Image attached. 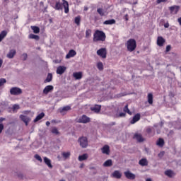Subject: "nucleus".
Returning <instances> with one entry per match:
<instances>
[{"instance_id": "14", "label": "nucleus", "mask_w": 181, "mask_h": 181, "mask_svg": "<svg viewBox=\"0 0 181 181\" xmlns=\"http://www.w3.org/2000/svg\"><path fill=\"white\" fill-rule=\"evenodd\" d=\"M141 119V115L137 113L133 117V119L131 120V124H135V122H138Z\"/></svg>"}, {"instance_id": "18", "label": "nucleus", "mask_w": 181, "mask_h": 181, "mask_svg": "<svg viewBox=\"0 0 181 181\" xmlns=\"http://www.w3.org/2000/svg\"><path fill=\"white\" fill-rule=\"evenodd\" d=\"M102 152H103V153H105V155H110V146L105 145L102 148Z\"/></svg>"}, {"instance_id": "49", "label": "nucleus", "mask_w": 181, "mask_h": 181, "mask_svg": "<svg viewBox=\"0 0 181 181\" xmlns=\"http://www.w3.org/2000/svg\"><path fill=\"white\" fill-rule=\"evenodd\" d=\"M126 114L124 112H120L118 115L119 117L122 118L125 117Z\"/></svg>"}, {"instance_id": "6", "label": "nucleus", "mask_w": 181, "mask_h": 181, "mask_svg": "<svg viewBox=\"0 0 181 181\" xmlns=\"http://www.w3.org/2000/svg\"><path fill=\"white\" fill-rule=\"evenodd\" d=\"M71 110V106L66 105L63 107H60L58 111L60 112L61 115H66L68 111Z\"/></svg>"}, {"instance_id": "28", "label": "nucleus", "mask_w": 181, "mask_h": 181, "mask_svg": "<svg viewBox=\"0 0 181 181\" xmlns=\"http://www.w3.org/2000/svg\"><path fill=\"white\" fill-rule=\"evenodd\" d=\"M165 175L168 177H173V176H175V173L171 170H168L165 172Z\"/></svg>"}, {"instance_id": "46", "label": "nucleus", "mask_w": 181, "mask_h": 181, "mask_svg": "<svg viewBox=\"0 0 181 181\" xmlns=\"http://www.w3.org/2000/svg\"><path fill=\"white\" fill-rule=\"evenodd\" d=\"M80 21H81V18L79 16L75 18V23L76 25H80Z\"/></svg>"}, {"instance_id": "25", "label": "nucleus", "mask_w": 181, "mask_h": 181, "mask_svg": "<svg viewBox=\"0 0 181 181\" xmlns=\"http://www.w3.org/2000/svg\"><path fill=\"white\" fill-rule=\"evenodd\" d=\"M44 117H45V112H41L35 117L33 122H37V121H40V119H42V118H43Z\"/></svg>"}, {"instance_id": "9", "label": "nucleus", "mask_w": 181, "mask_h": 181, "mask_svg": "<svg viewBox=\"0 0 181 181\" xmlns=\"http://www.w3.org/2000/svg\"><path fill=\"white\" fill-rule=\"evenodd\" d=\"M78 122L79 124H88V122H90V117L83 115L78 119Z\"/></svg>"}, {"instance_id": "36", "label": "nucleus", "mask_w": 181, "mask_h": 181, "mask_svg": "<svg viewBox=\"0 0 181 181\" xmlns=\"http://www.w3.org/2000/svg\"><path fill=\"white\" fill-rule=\"evenodd\" d=\"M31 29L34 33H39L40 32V28L37 26H31Z\"/></svg>"}, {"instance_id": "63", "label": "nucleus", "mask_w": 181, "mask_h": 181, "mask_svg": "<svg viewBox=\"0 0 181 181\" xmlns=\"http://www.w3.org/2000/svg\"><path fill=\"white\" fill-rule=\"evenodd\" d=\"M160 125V127H163V122H161Z\"/></svg>"}, {"instance_id": "39", "label": "nucleus", "mask_w": 181, "mask_h": 181, "mask_svg": "<svg viewBox=\"0 0 181 181\" xmlns=\"http://www.w3.org/2000/svg\"><path fill=\"white\" fill-rule=\"evenodd\" d=\"M97 67L100 71L104 70V65L103 64V62H98L97 64Z\"/></svg>"}, {"instance_id": "3", "label": "nucleus", "mask_w": 181, "mask_h": 181, "mask_svg": "<svg viewBox=\"0 0 181 181\" xmlns=\"http://www.w3.org/2000/svg\"><path fill=\"white\" fill-rule=\"evenodd\" d=\"M127 47L129 52H134L136 49V41L134 39H129L127 42Z\"/></svg>"}, {"instance_id": "53", "label": "nucleus", "mask_w": 181, "mask_h": 181, "mask_svg": "<svg viewBox=\"0 0 181 181\" xmlns=\"http://www.w3.org/2000/svg\"><path fill=\"white\" fill-rule=\"evenodd\" d=\"M18 177H20L21 179H23V174H22V173H18Z\"/></svg>"}, {"instance_id": "38", "label": "nucleus", "mask_w": 181, "mask_h": 181, "mask_svg": "<svg viewBox=\"0 0 181 181\" xmlns=\"http://www.w3.org/2000/svg\"><path fill=\"white\" fill-rule=\"evenodd\" d=\"M52 134H54V135H59L60 132L56 127H53L51 130Z\"/></svg>"}, {"instance_id": "19", "label": "nucleus", "mask_w": 181, "mask_h": 181, "mask_svg": "<svg viewBox=\"0 0 181 181\" xmlns=\"http://www.w3.org/2000/svg\"><path fill=\"white\" fill-rule=\"evenodd\" d=\"M113 177H115L116 179H121L122 174L119 170H115L113 173L112 174Z\"/></svg>"}, {"instance_id": "59", "label": "nucleus", "mask_w": 181, "mask_h": 181, "mask_svg": "<svg viewBox=\"0 0 181 181\" xmlns=\"http://www.w3.org/2000/svg\"><path fill=\"white\" fill-rule=\"evenodd\" d=\"M83 168H84V163H82V164H81V165H80V168H81V169H83Z\"/></svg>"}, {"instance_id": "55", "label": "nucleus", "mask_w": 181, "mask_h": 181, "mask_svg": "<svg viewBox=\"0 0 181 181\" xmlns=\"http://www.w3.org/2000/svg\"><path fill=\"white\" fill-rule=\"evenodd\" d=\"M3 121H5V118H4V117H0V124H1V122H2Z\"/></svg>"}, {"instance_id": "22", "label": "nucleus", "mask_w": 181, "mask_h": 181, "mask_svg": "<svg viewBox=\"0 0 181 181\" xmlns=\"http://www.w3.org/2000/svg\"><path fill=\"white\" fill-rule=\"evenodd\" d=\"M90 110L94 112L98 113L100 111H101V105H95L94 107H90Z\"/></svg>"}, {"instance_id": "45", "label": "nucleus", "mask_w": 181, "mask_h": 181, "mask_svg": "<svg viewBox=\"0 0 181 181\" xmlns=\"http://www.w3.org/2000/svg\"><path fill=\"white\" fill-rule=\"evenodd\" d=\"M34 158H35L37 159V160H39V162H42L43 160L42 159V157H40V156L35 154L34 156Z\"/></svg>"}, {"instance_id": "64", "label": "nucleus", "mask_w": 181, "mask_h": 181, "mask_svg": "<svg viewBox=\"0 0 181 181\" xmlns=\"http://www.w3.org/2000/svg\"><path fill=\"white\" fill-rule=\"evenodd\" d=\"M84 11H88V8L85 7V8H84Z\"/></svg>"}, {"instance_id": "30", "label": "nucleus", "mask_w": 181, "mask_h": 181, "mask_svg": "<svg viewBox=\"0 0 181 181\" xmlns=\"http://www.w3.org/2000/svg\"><path fill=\"white\" fill-rule=\"evenodd\" d=\"M134 138L136 139L138 142H144V138H142V135L139 134H134Z\"/></svg>"}, {"instance_id": "21", "label": "nucleus", "mask_w": 181, "mask_h": 181, "mask_svg": "<svg viewBox=\"0 0 181 181\" xmlns=\"http://www.w3.org/2000/svg\"><path fill=\"white\" fill-rule=\"evenodd\" d=\"M88 159V154L84 153L78 156V160L79 162H83V160H87Z\"/></svg>"}, {"instance_id": "13", "label": "nucleus", "mask_w": 181, "mask_h": 181, "mask_svg": "<svg viewBox=\"0 0 181 181\" xmlns=\"http://www.w3.org/2000/svg\"><path fill=\"white\" fill-rule=\"evenodd\" d=\"M77 54L75 50L71 49L66 55V59H71V57H74Z\"/></svg>"}, {"instance_id": "33", "label": "nucleus", "mask_w": 181, "mask_h": 181, "mask_svg": "<svg viewBox=\"0 0 181 181\" xmlns=\"http://www.w3.org/2000/svg\"><path fill=\"white\" fill-rule=\"evenodd\" d=\"M156 144L158 146H163V145H165V141L163 140V139L160 138Z\"/></svg>"}, {"instance_id": "10", "label": "nucleus", "mask_w": 181, "mask_h": 181, "mask_svg": "<svg viewBox=\"0 0 181 181\" xmlns=\"http://www.w3.org/2000/svg\"><path fill=\"white\" fill-rule=\"evenodd\" d=\"M180 9V6H173L169 7L170 12L171 13H173L174 15H176L177 12H179V10Z\"/></svg>"}, {"instance_id": "12", "label": "nucleus", "mask_w": 181, "mask_h": 181, "mask_svg": "<svg viewBox=\"0 0 181 181\" xmlns=\"http://www.w3.org/2000/svg\"><path fill=\"white\" fill-rule=\"evenodd\" d=\"M66 69L67 68H66V66H58L57 69V74H59L60 76H62V74H63L64 71H66Z\"/></svg>"}, {"instance_id": "1", "label": "nucleus", "mask_w": 181, "mask_h": 181, "mask_svg": "<svg viewBox=\"0 0 181 181\" xmlns=\"http://www.w3.org/2000/svg\"><path fill=\"white\" fill-rule=\"evenodd\" d=\"M63 4H62L60 1H56L55 5L52 3L51 6L56 11H62V9H64V12L66 13H69V2L66 0H62Z\"/></svg>"}, {"instance_id": "7", "label": "nucleus", "mask_w": 181, "mask_h": 181, "mask_svg": "<svg viewBox=\"0 0 181 181\" xmlns=\"http://www.w3.org/2000/svg\"><path fill=\"white\" fill-rule=\"evenodd\" d=\"M97 54L102 57V59H105L107 57V49L100 48L97 51Z\"/></svg>"}, {"instance_id": "47", "label": "nucleus", "mask_w": 181, "mask_h": 181, "mask_svg": "<svg viewBox=\"0 0 181 181\" xmlns=\"http://www.w3.org/2000/svg\"><path fill=\"white\" fill-rule=\"evenodd\" d=\"M89 169H90V170L93 171L94 175H97V171L95 170V167L90 166V167H89Z\"/></svg>"}, {"instance_id": "51", "label": "nucleus", "mask_w": 181, "mask_h": 181, "mask_svg": "<svg viewBox=\"0 0 181 181\" xmlns=\"http://www.w3.org/2000/svg\"><path fill=\"white\" fill-rule=\"evenodd\" d=\"M2 131H4V124H0V134H2Z\"/></svg>"}, {"instance_id": "34", "label": "nucleus", "mask_w": 181, "mask_h": 181, "mask_svg": "<svg viewBox=\"0 0 181 181\" xmlns=\"http://www.w3.org/2000/svg\"><path fill=\"white\" fill-rule=\"evenodd\" d=\"M123 111L124 112H127V114H129V115H132V112H131V110H129V109L128 108V105H126L124 106V107L123 108Z\"/></svg>"}, {"instance_id": "54", "label": "nucleus", "mask_w": 181, "mask_h": 181, "mask_svg": "<svg viewBox=\"0 0 181 181\" xmlns=\"http://www.w3.org/2000/svg\"><path fill=\"white\" fill-rule=\"evenodd\" d=\"M164 28H169V23H165L164 24Z\"/></svg>"}, {"instance_id": "2", "label": "nucleus", "mask_w": 181, "mask_h": 181, "mask_svg": "<svg viewBox=\"0 0 181 181\" xmlns=\"http://www.w3.org/2000/svg\"><path fill=\"white\" fill-rule=\"evenodd\" d=\"M105 40V33L97 30L93 35V42H104Z\"/></svg>"}, {"instance_id": "20", "label": "nucleus", "mask_w": 181, "mask_h": 181, "mask_svg": "<svg viewBox=\"0 0 181 181\" xmlns=\"http://www.w3.org/2000/svg\"><path fill=\"white\" fill-rule=\"evenodd\" d=\"M44 162L45 165L48 166V168H50V169L53 168V165H52V160H50V159H49L47 157H44Z\"/></svg>"}, {"instance_id": "37", "label": "nucleus", "mask_w": 181, "mask_h": 181, "mask_svg": "<svg viewBox=\"0 0 181 181\" xmlns=\"http://www.w3.org/2000/svg\"><path fill=\"white\" fill-rule=\"evenodd\" d=\"M62 155L63 158H64V159H69V158H70L71 153L69 151L68 152H63L62 153Z\"/></svg>"}, {"instance_id": "41", "label": "nucleus", "mask_w": 181, "mask_h": 181, "mask_svg": "<svg viewBox=\"0 0 181 181\" xmlns=\"http://www.w3.org/2000/svg\"><path fill=\"white\" fill-rule=\"evenodd\" d=\"M97 12L99 13V15H100V16H104L105 15L104 10L101 8H98Z\"/></svg>"}, {"instance_id": "29", "label": "nucleus", "mask_w": 181, "mask_h": 181, "mask_svg": "<svg viewBox=\"0 0 181 181\" xmlns=\"http://www.w3.org/2000/svg\"><path fill=\"white\" fill-rule=\"evenodd\" d=\"M6 35H8V32H6V30L1 31V33H0V42H2V40L5 39Z\"/></svg>"}, {"instance_id": "52", "label": "nucleus", "mask_w": 181, "mask_h": 181, "mask_svg": "<svg viewBox=\"0 0 181 181\" xmlns=\"http://www.w3.org/2000/svg\"><path fill=\"white\" fill-rule=\"evenodd\" d=\"M157 4H162V2H168V0H157Z\"/></svg>"}, {"instance_id": "60", "label": "nucleus", "mask_w": 181, "mask_h": 181, "mask_svg": "<svg viewBox=\"0 0 181 181\" xmlns=\"http://www.w3.org/2000/svg\"><path fill=\"white\" fill-rule=\"evenodd\" d=\"M46 125L47 127H49V125H50V122L49 121L46 122Z\"/></svg>"}, {"instance_id": "17", "label": "nucleus", "mask_w": 181, "mask_h": 181, "mask_svg": "<svg viewBox=\"0 0 181 181\" xmlns=\"http://www.w3.org/2000/svg\"><path fill=\"white\" fill-rule=\"evenodd\" d=\"M15 54H16V50L11 49L7 54L6 57H8V59H13Z\"/></svg>"}, {"instance_id": "62", "label": "nucleus", "mask_w": 181, "mask_h": 181, "mask_svg": "<svg viewBox=\"0 0 181 181\" xmlns=\"http://www.w3.org/2000/svg\"><path fill=\"white\" fill-rule=\"evenodd\" d=\"M146 181H152V179H151V178H147V179L146 180Z\"/></svg>"}, {"instance_id": "35", "label": "nucleus", "mask_w": 181, "mask_h": 181, "mask_svg": "<svg viewBox=\"0 0 181 181\" xmlns=\"http://www.w3.org/2000/svg\"><path fill=\"white\" fill-rule=\"evenodd\" d=\"M29 39H35V40H39V39H40V37L35 34H30Z\"/></svg>"}, {"instance_id": "61", "label": "nucleus", "mask_w": 181, "mask_h": 181, "mask_svg": "<svg viewBox=\"0 0 181 181\" xmlns=\"http://www.w3.org/2000/svg\"><path fill=\"white\" fill-rule=\"evenodd\" d=\"M178 22H179L180 25H181V17L180 18H178Z\"/></svg>"}, {"instance_id": "4", "label": "nucleus", "mask_w": 181, "mask_h": 181, "mask_svg": "<svg viewBox=\"0 0 181 181\" xmlns=\"http://www.w3.org/2000/svg\"><path fill=\"white\" fill-rule=\"evenodd\" d=\"M78 142L81 148H87V146H88V140L87 139V137H80Z\"/></svg>"}, {"instance_id": "44", "label": "nucleus", "mask_w": 181, "mask_h": 181, "mask_svg": "<svg viewBox=\"0 0 181 181\" xmlns=\"http://www.w3.org/2000/svg\"><path fill=\"white\" fill-rule=\"evenodd\" d=\"M1 105H2L3 107H8V105H9V103L6 100L2 101L1 103Z\"/></svg>"}, {"instance_id": "26", "label": "nucleus", "mask_w": 181, "mask_h": 181, "mask_svg": "<svg viewBox=\"0 0 181 181\" xmlns=\"http://www.w3.org/2000/svg\"><path fill=\"white\" fill-rule=\"evenodd\" d=\"M148 103L151 105L153 104V95L152 93L148 94Z\"/></svg>"}, {"instance_id": "57", "label": "nucleus", "mask_w": 181, "mask_h": 181, "mask_svg": "<svg viewBox=\"0 0 181 181\" xmlns=\"http://www.w3.org/2000/svg\"><path fill=\"white\" fill-rule=\"evenodd\" d=\"M147 132L150 134V132H152V129L151 128L147 129Z\"/></svg>"}, {"instance_id": "56", "label": "nucleus", "mask_w": 181, "mask_h": 181, "mask_svg": "<svg viewBox=\"0 0 181 181\" xmlns=\"http://www.w3.org/2000/svg\"><path fill=\"white\" fill-rule=\"evenodd\" d=\"M164 155V153L163 152H160L158 153V156L160 157V156H163Z\"/></svg>"}, {"instance_id": "50", "label": "nucleus", "mask_w": 181, "mask_h": 181, "mask_svg": "<svg viewBox=\"0 0 181 181\" xmlns=\"http://www.w3.org/2000/svg\"><path fill=\"white\" fill-rule=\"evenodd\" d=\"M170 49H172V47L170 45H168L166 47L165 52L168 53V52H170Z\"/></svg>"}, {"instance_id": "48", "label": "nucleus", "mask_w": 181, "mask_h": 181, "mask_svg": "<svg viewBox=\"0 0 181 181\" xmlns=\"http://www.w3.org/2000/svg\"><path fill=\"white\" fill-rule=\"evenodd\" d=\"M23 60L25 62V60L28 59V54L24 53L22 54Z\"/></svg>"}, {"instance_id": "23", "label": "nucleus", "mask_w": 181, "mask_h": 181, "mask_svg": "<svg viewBox=\"0 0 181 181\" xmlns=\"http://www.w3.org/2000/svg\"><path fill=\"white\" fill-rule=\"evenodd\" d=\"M165 40L162 37H158L157 39V45L158 46L162 47L165 43Z\"/></svg>"}, {"instance_id": "15", "label": "nucleus", "mask_w": 181, "mask_h": 181, "mask_svg": "<svg viewBox=\"0 0 181 181\" xmlns=\"http://www.w3.org/2000/svg\"><path fill=\"white\" fill-rule=\"evenodd\" d=\"M53 88V86L52 85L47 86L43 90V94H49V93H50V91H52Z\"/></svg>"}, {"instance_id": "42", "label": "nucleus", "mask_w": 181, "mask_h": 181, "mask_svg": "<svg viewBox=\"0 0 181 181\" xmlns=\"http://www.w3.org/2000/svg\"><path fill=\"white\" fill-rule=\"evenodd\" d=\"M91 36V30L90 29H88L86 30V37L87 39H88V37H90Z\"/></svg>"}, {"instance_id": "32", "label": "nucleus", "mask_w": 181, "mask_h": 181, "mask_svg": "<svg viewBox=\"0 0 181 181\" xmlns=\"http://www.w3.org/2000/svg\"><path fill=\"white\" fill-rule=\"evenodd\" d=\"M115 20L110 19V20L105 21L103 23V25H115Z\"/></svg>"}, {"instance_id": "16", "label": "nucleus", "mask_w": 181, "mask_h": 181, "mask_svg": "<svg viewBox=\"0 0 181 181\" xmlns=\"http://www.w3.org/2000/svg\"><path fill=\"white\" fill-rule=\"evenodd\" d=\"M73 77H74V78L76 80H81V78H83V73L82 72H74L73 74Z\"/></svg>"}, {"instance_id": "24", "label": "nucleus", "mask_w": 181, "mask_h": 181, "mask_svg": "<svg viewBox=\"0 0 181 181\" xmlns=\"http://www.w3.org/2000/svg\"><path fill=\"white\" fill-rule=\"evenodd\" d=\"M112 165V160H111V159L107 160L103 163V166H104L105 168H110V167H111Z\"/></svg>"}, {"instance_id": "40", "label": "nucleus", "mask_w": 181, "mask_h": 181, "mask_svg": "<svg viewBox=\"0 0 181 181\" xmlns=\"http://www.w3.org/2000/svg\"><path fill=\"white\" fill-rule=\"evenodd\" d=\"M21 107H19V105H13L12 110L13 112H17L18 110H19Z\"/></svg>"}, {"instance_id": "8", "label": "nucleus", "mask_w": 181, "mask_h": 181, "mask_svg": "<svg viewBox=\"0 0 181 181\" xmlns=\"http://www.w3.org/2000/svg\"><path fill=\"white\" fill-rule=\"evenodd\" d=\"M124 175L125 177H127V179H129V180H134V179H135V177H136L135 174L131 173V171H129V170L125 171L124 173Z\"/></svg>"}, {"instance_id": "58", "label": "nucleus", "mask_w": 181, "mask_h": 181, "mask_svg": "<svg viewBox=\"0 0 181 181\" xmlns=\"http://www.w3.org/2000/svg\"><path fill=\"white\" fill-rule=\"evenodd\" d=\"M124 19H125V21H128V14H126L124 16Z\"/></svg>"}, {"instance_id": "11", "label": "nucleus", "mask_w": 181, "mask_h": 181, "mask_svg": "<svg viewBox=\"0 0 181 181\" xmlns=\"http://www.w3.org/2000/svg\"><path fill=\"white\" fill-rule=\"evenodd\" d=\"M20 119L21 121H23L24 123L25 124L26 127H28L29 122H30V118L26 115H20Z\"/></svg>"}, {"instance_id": "43", "label": "nucleus", "mask_w": 181, "mask_h": 181, "mask_svg": "<svg viewBox=\"0 0 181 181\" xmlns=\"http://www.w3.org/2000/svg\"><path fill=\"white\" fill-rule=\"evenodd\" d=\"M5 83H6V79L4 78H0V87H2Z\"/></svg>"}, {"instance_id": "27", "label": "nucleus", "mask_w": 181, "mask_h": 181, "mask_svg": "<svg viewBox=\"0 0 181 181\" xmlns=\"http://www.w3.org/2000/svg\"><path fill=\"white\" fill-rule=\"evenodd\" d=\"M141 166H148V160L146 158H142L139 162Z\"/></svg>"}, {"instance_id": "31", "label": "nucleus", "mask_w": 181, "mask_h": 181, "mask_svg": "<svg viewBox=\"0 0 181 181\" xmlns=\"http://www.w3.org/2000/svg\"><path fill=\"white\" fill-rule=\"evenodd\" d=\"M52 80H53V75L52 74H48L44 83H50V81H52Z\"/></svg>"}, {"instance_id": "5", "label": "nucleus", "mask_w": 181, "mask_h": 181, "mask_svg": "<svg viewBox=\"0 0 181 181\" xmlns=\"http://www.w3.org/2000/svg\"><path fill=\"white\" fill-rule=\"evenodd\" d=\"M10 94L11 95H21L22 94V89L18 87H13L10 89Z\"/></svg>"}]
</instances>
